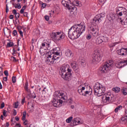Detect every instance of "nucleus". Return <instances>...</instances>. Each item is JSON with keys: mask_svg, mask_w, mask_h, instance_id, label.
<instances>
[{"mask_svg": "<svg viewBox=\"0 0 127 127\" xmlns=\"http://www.w3.org/2000/svg\"><path fill=\"white\" fill-rule=\"evenodd\" d=\"M86 24L81 22L80 24L72 26L68 32V36L70 39H77L80 37L81 34L85 31Z\"/></svg>", "mask_w": 127, "mask_h": 127, "instance_id": "nucleus-1", "label": "nucleus"}, {"mask_svg": "<svg viewBox=\"0 0 127 127\" xmlns=\"http://www.w3.org/2000/svg\"><path fill=\"white\" fill-rule=\"evenodd\" d=\"M60 57V53L54 49L53 51H49L46 55L45 62L47 64H56Z\"/></svg>", "mask_w": 127, "mask_h": 127, "instance_id": "nucleus-2", "label": "nucleus"}, {"mask_svg": "<svg viewBox=\"0 0 127 127\" xmlns=\"http://www.w3.org/2000/svg\"><path fill=\"white\" fill-rule=\"evenodd\" d=\"M56 97L55 98H54L51 101L52 104L56 108H60L62 106V104H63V101L62 100H67V96H65L63 93L57 92L56 93ZM58 98L62 100L58 99Z\"/></svg>", "mask_w": 127, "mask_h": 127, "instance_id": "nucleus-3", "label": "nucleus"}, {"mask_svg": "<svg viewBox=\"0 0 127 127\" xmlns=\"http://www.w3.org/2000/svg\"><path fill=\"white\" fill-rule=\"evenodd\" d=\"M72 69H69L67 65L63 66L60 71V74L62 77L66 81H71L72 78Z\"/></svg>", "mask_w": 127, "mask_h": 127, "instance_id": "nucleus-4", "label": "nucleus"}, {"mask_svg": "<svg viewBox=\"0 0 127 127\" xmlns=\"http://www.w3.org/2000/svg\"><path fill=\"white\" fill-rule=\"evenodd\" d=\"M94 95L98 96V97H101L105 94V91L106 88L103 87L101 84L97 83L94 86Z\"/></svg>", "mask_w": 127, "mask_h": 127, "instance_id": "nucleus-5", "label": "nucleus"}, {"mask_svg": "<svg viewBox=\"0 0 127 127\" xmlns=\"http://www.w3.org/2000/svg\"><path fill=\"white\" fill-rule=\"evenodd\" d=\"M50 36L51 38H53V39L58 41L62 40V39H64V35L62 32H53L50 34Z\"/></svg>", "mask_w": 127, "mask_h": 127, "instance_id": "nucleus-6", "label": "nucleus"}, {"mask_svg": "<svg viewBox=\"0 0 127 127\" xmlns=\"http://www.w3.org/2000/svg\"><path fill=\"white\" fill-rule=\"evenodd\" d=\"M112 95L111 93L108 92V93L105 94L102 97V102L103 104H109L111 100H112Z\"/></svg>", "mask_w": 127, "mask_h": 127, "instance_id": "nucleus-7", "label": "nucleus"}, {"mask_svg": "<svg viewBox=\"0 0 127 127\" xmlns=\"http://www.w3.org/2000/svg\"><path fill=\"white\" fill-rule=\"evenodd\" d=\"M101 59L102 57L100 55V53L97 52L94 53L92 55V63L94 64H98L101 61Z\"/></svg>", "mask_w": 127, "mask_h": 127, "instance_id": "nucleus-8", "label": "nucleus"}, {"mask_svg": "<svg viewBox=\"0 0 127 127\" xmlns=\"http://www.w3.org/2000/svg\"><path fill=\"white\" fill-rule=\"evenodd\" d=\"M71 67L74 71L75 75H76L77 77H79V76H80V69H79L78 64H76L75 63H73L71 64Z\"/></svg>", "mask_w": 127, "mask_h": 127, "instance_id": "nucleus-9", "label": "nucleus"}, {"mask_svg": "<svg viewBox=\"0 0 127 127\" xmlns=\"http://www.w3.org/2000/svg\"><path fill=\"white\" fill-rule=\"evenodd\" d=\"M109 70H110L108 67V65H106V64H104V65H102L99 67V71L101 73H107Z\"/></svg>", "mask_w": 127, "mask_h": 127, "instance_id": "nucleus-10", "label": "nucleus"}, {"mask_svg": "<svg viewBox=\"0 0 127 127\" xmlns=\"http://www.w3.org/2000/svg\"><path fill=\"white\" fill-rule=\"evenodd\" d=\"M82 123L80 121V118H74V120L70 123V126L71 127H75V126H78V125H81Z\"/></svg>", "mask_w": 127, "mask_h": 127, "instance_id": "nucleus-11", "label": "nucleus"}, {"mask_svg": "<svg viewBox=\"0 0 127 127\" xmlns=\"http://www.w3.org/2000/svg\"><path fill=\"white\" fill-rule=\"evenodd\" d=\"M90 29L91 31V33H92V35L94 37H97V36L99 35V31L98 30V29H97V28H95L93 27H90Z\"/></svg>", "mask_w": 127, "mask_h": 127, "instance_id": "nucleus-12", "label": "nucleus"}, {"mask_svg": "<svg viewBox=\"0 0 127 127\" xmlns=\"http://www.w3.org/2000/svg\"><path fill=\"white\" fill-rule=\"evenodd\" d=\"M93 93V89L91 88V86H87L86 87V90L85 91L84 96L87 97V96H91Z\"/></svg>", "mask_w": 127, "mask_h": 127, "instance_id": "nucleus-13", "label": "nucleus"}, {"mask_svg": "<svg viewBox=\"0 0 127 127\" xmlns=\"http://www.w3.org/2000/svg\"><path fill=\"white\" fill-rule=\"evenodd\" d=\"M67 9L70 11L71 14H76L77 13V7L74 5L69 6Z\"/></svg>", "mask_w": 127, "mask_h": 127, "instance_id": "nucleus-14", "label": "nucleus"}, {"mask_svg": "<svg viewBox=\"0 0 127 127\" xmlns=\"http://www.w3.org/2000/svg\"><path fill=\"white\" fill-rule=\"evenodd\" d=\"M70 2L71 1L70 0H63L62 1V4L63 5L66 7V8H68L70 7Z\"/></svg>", "mask_w": 127, "mask_h": 127, "instance_id": "nucleus-15", "label": "nucleus"}, {"mask_svg": "<svg viewBox=\"0 0 127 127\" xmlns=\"http://www.w3.org/2000/svg\"><path fill=\"white\" fill-rule=\"evenodd\" d=\"M65 56L70 58L74 56V54L71 51V50L67 49L65 51Z\"/></svg>", "mask_w": 127, "mask_h": 127, "instance_id": "nucleus-16", "label": "nucleus"}, {"mask_svg": "<svg viewBox=\"0 0 127 127\" xmlns=\"http://www.w3.org/2000/svg\"><path fill=\"white\" fill-rule=\"evenodd\" d=\"M119 55L124 56L127 54V49H122L117 51Z\"/></svg>", "mask_w": 127, "mask_h": 127, "instance_id": "nucleus-17", "label": "nucleus"}, {"mask_svg": "<svg viewBox=\"0 0 127 127\" xmlns=\"http://www.w3.org/2000/svg\"><path fill=\"white\" fill-rule=\"evenodd\" d=\"M117 10L118 11H121V10H123V13L124 14V15H127V8L121 6H118Z\"/></svg>", "mask_w": 127, "mask_h": 127, "instance_id": "nucleus-18", "label": "nucleus"}, {"mask_svg": "<svg viewBox=\"0 0 127 127\" xmlns=\"http://www.w3.org/2000/svg\"><path fill=\"white\" fill-rule=\"evenodd\" d=\"M81 86H80L78 88V93L80 94L81 96H85V89L86 88L85 87H82Z\"/></svg>", "mask_w": 127, "mask_h": 127, "instance_id": "nucleus-19", "label": "nucleus"}, {"mask_svg": "<svg viewBox=\"0 0 127 127\" xmlns=\"http://www.w3.org/2000/svg\"><path fill=\"white\" fill-rule=\"evenodd\" d=\"M124 63H126V62L125 61V60L120 61L119 62H118L116 64V66L117 68H118L119 69L121 68H123V67H124V66H125V64H124Z\"/></svg>", "mask_w": 127, "mask_h": 127, "instance_id": "nucleus-20", "label": "nucleus"}, {"mask_svg": "<svg viewBox=\"0 0 127 127\" xmlns=\"http://www.w3.org/2000/svg\"><path fill=\"white\" fill-rule=\"evenodd\" d=\"M39 52L42 56H43L44 55H45V54H47V53H48V52H47V49L42 48V47L40 48Z\"/></svg>", "mask_w": 127, "mask_h": 127, "instance_id": "nucleus-21", "label": "nucleus"}, {"mask_svg": "<svg viewBox=\"0 0 127 127\" xmlns=\"http://www.w3.org/2000/svg\"><path fill=\"white\" fill-rule=\"evenodd\" d=\"M105 64L111 70V67H113L114 66V62L112 60H110V61H108Z\"/></svg>", "mask_w": 127, "mask_h": 127, "instance_id": "nucleus-22", "label": "nucleus"}, {"mask_svg": "<svg viewBox=\"0 0 127 127\" xmlns=\"http://www.w3.org/2000/svg\"><path fill=\"white\" fill-rule=\"evenodd\" d=\"M25 90L27 92V94L28 96H30V94H31V91L30 89H28V85L25 83V85L24 86Z\"/></svg>", "mask_w": 127, "mask_h": 127, "instance_id": "nucleus-23", "label": "nucleus"}, {"mask_svg": "<svg viewBox=\"0 0 127 127\" xmlns=\"http://www.w3.org/2000/svg\"><path fill=\"white\" fill-rule=\"evenodd\" d=\"M100 20H101V18L94 17L91 22L96 24V23H99V22H100Z\"/></svg>", "mask_w": 127, "mask_h": 127, "instance_id": "nucleus-24", "label": "nucleus"}, {"mask_svg": "<svg viewBox=\"0 0 127 127\" xmlns=\"http://www.w3.org/2000/svg\"><path fill=\"white\" fill-rule=\"evenodd\" d=\"M101 37L103 42H109V37H107V36H102Z\"/></svg>", "mask_w": 127, "mask_h": 127, "instance_id": "nucleus-25", "label": "nucleus"}, {"mask_svg": "<svg viewBox=\"0 0 127 127\" xmlns=\"http://www.w3.org/2000/svg\"><path fill=\"white\" fill-rule=\"evenodd\" d=\"M112 90L114 93H120V91H121V88L119 87H115L113 88Z\"/></svg>", "mask_w": 127, "mask_h": 127, "instance_id": "nucleus-26", "label": "nucleus"}, {"mask_svg": "<svg viewBox=\"0 0 127 127\" xmlns=\"http://www.w3.org/2000/svg\"><path fill=\"white\" fill-rule=\"evenodd\" d=\"M103 42V40H102L101 37H98L96 40V44H101Z\"/></svg>", "mask_w": 127, "mask_h": 127, "instance_id": "nucleus-27", "label": "nucleus"}, {"mask_svg": "<svg viewBox=\"0 0 127 127\" xmlns=\"http://www.w3.org/2000/svg\"><path fill=\"white\" fill-rule=\"evenodd\" d=\"M121 121L123 125H126L127 123V116L123 117L121 119Z\"/></svg>", "mask_w": 127, "mask_h": 127, "instance_id": "nucleus-28", "label": "nucleus"}, {"mask_svg": "<svg viewBox=\"0 0 127 127\" xmlns=\"http://www.w3.org/2000/svg\"><path fill=\"white\" fill-rule=\"evenodd\" d=\"M122 109H123V106H122V105H119L115 108L114 112L115 113H118V112L120 110H122Z\"/></svg>", "mask_w": 127, "mask_h": 127, "instance_id": "nucleus-29", "label": "nucleus"}, {"mask_svg": "<svg viewBox=\"0 0 127 127\" xmlns=\"http://www.w3.org/2000/svg\"><path fill=\"white\" fill-rule=\"evenodd\" d=\"M122 92L124 96L127 95V89L126 88L124 87L123 88H122Z\"/></svg>", "mask_w": 127, "mask_h": 127, "instance_id": "nucleus-30", "label": "nucleus"}, {"mask_svg": "<svg viewBox=\"0 0 127 127\" xmlns=\"http://www.w3.org/2000/svg\"><path fill=\"white\" fill-rule=\"evenodd\" d=\"M72 4L74 6L75 5H76V6H79V5H80V2L78 0L73 1Z\"/></svg>", "mask_w": 127, "mask_h": 127, "instance_id": "nucleus-31", "label": "nucleus"}, {"mask_svg": "<svg viewBox=\"0 0 127 127\" xmlns=\"http://www.w3.org/2000/svg\"><path fill=\"white\" fill-rule=\"evenodd\" d=\"M118 7L116 8L117 14L119 15V16H122L123 15V10L118 11Z\"/></svg>", "mask_w": 127, "mask_h": 127, "instance_id": "nucleus-32", "label": "nucleus"}, {"mask_svg": "<svg viewBox=\"0 0 127 127\" xmlns=\"http://www.w3.org/2000/svg\"><path fill=\"white\" fill-rule=\"evenodd\" d=\"M26 119V111H24L23 113V116L22 117V121H25Z\"/></svg>", "mask_w": 127, "mask_h": 127, "instance_id": "nucleus-33", "label": "nucleus"}, {"mask_svg": "<svg viewBox=\"0 0 127 127\" xmlns=\"http://www.w3.org/2000/svg\"><path fill=\"white\" fill-rule=\"evenodd\" d=\"M119 43L116 42V43H111V44H109V46L110 48L114 47V46H116V44H118Z\"/></svg>", "mask_w": 127, "mask_h": 127, "instance_id": "nucleus-34", "label": "nucleus"}, {"mask_svg": "<svg viewBox=\"0 0 127 127\" xmlns=\"http://www.w3.org/2000/svg\"><path fill=\"white\" fill-rule=\"evenodd\" d=\"M20 28H21V27H20V26L18 27V29L19 34L20 35L21 37H23V33L22 32V31L21 30H20Z\"/></svg>", "mask_w": 127, "mask_h": 127, "instance_id": "nucleus-35", "label": "nucleus"}, {"mask_svg": "<svg viewBox=\"0 0 127 127\" xmlns=\"http://www.w3.org/2000/svg\"><path fill=\"white\" fill-rule=\"evenodd\" d=\"M72 120H73V117H70L66 119V122L67 123V124H70V123H71L72 121Z\"/></svg>", "mask_w": 127, "mask_h": 127, "instance_id": "nucleus-36", "label": "nucleus"}, {"mask_svg": "<svg viewBox=\"0 0 127 127\" xmlns=\"http://www.w3.org/2000/svg\"><path fill=\"white\" fill-rule=\"evenodd\" d=\"M106 16V13L104 11H102V12L96 15V16Z\"/></svg>", "mask_w": 127, "mask_h": 127, "instance_id": "nucleus-37", "label": "nucleus"}, {"mask_svg": "<svg viewBox=\"0 0 127 127\" xmlns=\"http://www.w3.org/2000/svg\"><path fill=\"white\" fill-rule=\"evenodd\" d=\"M45 46H49V44H47V43L46 42L42 43L41 47H42V48L44 49V47H45Z\"/></svg>", "mask_w": 127, "mask_h": 127, "instance_id": "nucleus-38", "label": "nucleus"}, {"mask_svg": "<svg viewBox=\"0 0 127 127\" xmlns=\"http://www.w3.org/2000/svg\"><path fill=\"white\" fill-rule=\"evenodd\" d=\"M26 8V6H25V5L23 6L20 11V13H23V12H24V10H25Z\"/></svg>", "mask_w": 127, "mask_h": 127, "instance_id": "nucleus-39", "label": "nucleus"}, {"mask_svg": "<svg viewBox=\"0 0 127 127\" xmlns=\"http://www.w3.org/2000/svg\"><path fill=\"white\" fill-rule=\"evenodd\" d=\"M15 22L16 24L18 25L19 24V20H18V18H19V16H15Z\"/></svg>", "mask_w": 127, "mask_h": 127, "instance_id": "nucleus-40", "label": "nucleus"}, {"mask_svg": "<svg viewBox=\"0 0 127 127\" xmlns=\"http://www.w3.org/2000/svg\"><path fill=\"white\" fill-rule=\"evenodd\" d=\"M12 82L13 84L16 82V76L12 77Z\"/></svg>", "mask_w": 127, "mask_h": 127, "instance_id": "nucleus-41", "label": "nucleus"}, {"mask_svg": "<svg viewBox=\"0 0 127 127\" xmlns=\"http://www.w3.org/2000/svg\"><path fill=\"white\" fill-rule=\"evenodd\" d=\"M10 60L11 61H13V62H17V61H18V60H16V59L14 57H11L10 58Z\"/></svg>", "mask_w": 127, "mask_h": 127, "instance_id": "nucleus-42", "label": "nucleus"}, {"mask_svg": "<svg viewBox=\"0 0 127 127\" xmlns=\"http://www.w3.org/2000/svg\"><path fill=\"white\" fill-rule=\"evenodd\" d=\"M7 47H12L13 46V43L10 42L7 44Z\"/></svg>", "mask_w": 127, "mask_h": 127, "instance_id": "nucleus-43", "label": "nucleus"}, {"mask_svg": "<svg viewBox=\"0 0 127 127\" xmlns=\"http://www.w3.org/2000/svg\"><path fill=\"white\" fill-rule=\"evenodd\" d=\"M15 8H18V9H20L21 8V6L20 5V3H18L17 5L15 6Z\"/></svg>", "mask_w": 127, "mask_h": 127, "instance_id": "nucleus-44", "label": "nucleus"}, {"mask_svg": "<svg viewBox=\"0 0 127 127\" xmlns=\"http://www.w3.org/2000/svg\"><path fill=\"white\" fill-rule=\"evenodd\" d=\"M30 97V98H31V99H35V98H36V95L35 94V93H33L31 94V96H29Z\"/></svg>", "mask_w": 127, "mask_h": 127, "instance_id": "nucleus-45", "label": "nucleus"}, {"mask_svg": "<svg viewBox=\"0 0 127 127\" xmlns=\"http://www.w3.org/2000/svg\"><path fill=\"white\" fill-rule=\"evenodd\" d=\"M18 102H15L13 104L14 105V108H15V109H17V108H18Z\"/></svg>", "mask_w": 127, "mask_h": 127, "instance_id": "nucleus-46", "label": "nucleus"}, {"mask_svg": "<svg viewBox=\"0 0 127 127\" xmlns=\"http://www.w3.org/2000/svg\"><path fill=\"white\" fill-rule=\"evenodd\" d=\"M13 13H14L15 15V16H19V14L17 12V11L16 9H14L13 10Z\"/></svg>", "mask_w": 127, "mask_h": 127, "instance_id": "nucleus-47", "label": "nucleus"}, {"mask_svg": "<svg viewBox=\"0 0 127 127\" xmlns=\"http://www.w3.org/2000/svg\"><path fill=\"white\" fill-rule=\"evenodd\" d=\"M13 36H16L17 35V31L14 30L12 32Z\"/></svg>", "mask_w": 127, "mask_h": 127, "instance_id": "nucleus-48", "label": "nucleus"}, {"mask_svg": "<svg viewBox=\"0 0 127 127\" xmlns=\"http://www.w3.org/2000/svg\"><path fill=\"white\" fill-rule=\"evenodd\" d=\"M121 22H124V23H127V18L126 17L123 20H121Z\"/></svg>", "mask_w": 127, "mask_h": 127, "instance_id": "nucleus-49", "label": "nucleus"}, {"mask_svg": "<svg viewBox=\"0 0 127 127\" xmlns=\"http://www.w3.org/2000/svg\"><path fill=\"white\" fill-rule=\"evenodd\" d=\"M3 75V71H2V67H0V76Z\"/></svg>", "mask_w": 127, "mask_h": 127, "instance_id": "nucleus-50", "label": "nucleus"}, {"mask_svg": "<svg viewBox=\"0 0 127 127\" xmlns=\"http://www.w3.org/2000/svg\"><path fill=\"white\" fill-rule=\"evenodd\" d=\"M106 1H107V0H99V2L102 3V4H105Z\"/></svg>", "mask_w": 127, "mask_h": 127, "instance_id": "nucleus-51", "label": "nucleus"}, {"mask_svg": "<svg viewBox=\"0 0 127 127\" xmlns=\"http://www.w3.org/2000/svg\"><path fill=\"white\" fill-rule=\"evenodd\" d=\"M40 4H42V7H43V8L46 6V3H44L43 2H40Z\"/></svg>", "mask_w": 127, "mask_h": 127, "instance_id": "nucleus-52", "label": "nucleus"}, {"mask_svg": "<svg viewBox=\"0 0 127 127\" xmlns=\"http://www.w3.org/2000/svg\"><path fill=\"white\" fill-rule=\"evenodd\" d=\"M86 38L89 40V39H91V38H92V36H91V35L88 34L86 36Z\"/></svg>", "mask_w": 127, "mask_h": 127, "instance_id": "nucleus-53", "label": "nucleus"}, {"mask_svg": "<svg viewBox=\"0 0 127 127\" xmlns=\"http://www.w3.org/2000/svg\"><path fill=\"white\" fill-rule=\"evenodd\" d=\"M4 75H5V76L6 77H8V71L7 70H5L4 71Z\"/></svg>", "mask_w": 127, "mask_h": 127, "instance_id": "nucleus-54", "label": "nucleus"}, {"mask_svg": "<svg viewBox=\"0 0 127 127\" xmlns=\"http://www.w3.org/2000/svg\"><path fill=\"white\" fill-rule=\"evenodd\" d=\"M23 124L25 126H26V125H28V121H27V120L23 121Z\"/></svg>", "mask_w": 127, "mask_h": 127, "instance_id": "nucleus-55", "label": "nucleus"}, {"mask_svg": "<svg viewBox=\"0 0 127 127\" xmlns=\"http://www.w3.org/2000/svg\"><path fill=\"white\" fill-rule=\"evenodd\" d=\"M6 110H3V115L4 117H7V115H6Z\"/></svg>", "mask_w": 127, "mask_h": 127, "instance_id": "nucleus-56", "label": "nucleus"}, {"mask_svg": "<svg viewBox=\"0 0 127 127\" xmlns=\"http://www.w3.org/2000/svg\"><path fill=\"white\" fill-rule=\"evenodd\" d=\"M107 18L108 19H109V21H111V20H114V19H113V17H112V16H108Z\"/></svg>", "mask_w": 127, "mask_h": 127, "instance_id": "nucleus-57", "label": "nucleus"}, {"mask_svg": "<svg viewBox=\"0 0 127 127\" xmlns=\"http://www.w3.org/2000/svg\"><path fill=\"white\" fill-rule=\"evenodd\" d=\"M3 108H4V103L2 102L1 104L0 108L1 109H3Z\"/></svg>", "mask_w": 127, "mask_h": 127, "instance_id": "nucleus-58", "label": "nucleus"}, {"mask_svg": "<svg viewBox=\"0 0 127 127\" xmlns=\"http://www.w3.org/2000/svg\"><path fill=\"white\" fill-rule=\"evenodd\" d=\"M45 19L47 21H49V16H45Z\"/></svg>", "mask_w": 127, "mask_h": 127, "instance_id": "nucleus-59", "label": "nucleus"}, {"mask_svg": "<svg viewBox=\"0 0 127 127\" xmlns=\"http://www.w3.org/2000/svg\"><path fill=\"white\" fill-rule=\"evenodd\" d=\"M54 13H55V12H54V11H51V13H50V15L51 16V15H54Z\"/></svg>", "mask_w": 127, "mask_h": 127, "instance_id": "nucleus-60", "label": "nucleus"}, {"mask_svg": "<svg viewBox=\"0 0 127 127\" xmlns=\"http://www.w3.org/2000/svg\"><path fill=\"white\" fill-rule=\"evenodd\" d=\"M24 101H25V98H24L23 99H22V101H21L22 105H23L24 104Z\"/></svg>", "mask_w": 127, "mask_h": 127, "instance_id": "nucleus-61", "label": "nucleus"}, {"mask_svg": "<svg viewBox=\"0 0 127 127\" xmlns=\"http://www.w3.org/2000/svg\"><path fill=\"white\" fill-rule=\"evenodd\" d=\"M3 81H4L5 82H6V81H7V76L3 77Z\"/></svg>", "mask_w": 127, "mask_h": 127, "instance_id": "nucleus-62", "label": "nucleus"}, {"mask_svg": "<svg viewBox=\"0 0 127 127\" xmlns=\"http://www.w3.org/2000/svg\"><path fill=\"white\" fill-rule=\"evenodd\" d=\"M15 120L17 122H18V121H19V117L16 116V117H15Z\"/></svg>", "mask_w": 127, "mask_h": 127, "instance_id": "nucleus-63", "label": "nucleus"}, {"mask_svg": "<svg viewBox=\"0 0 127 127\" xmlns=\"http://www.w3.org/2000/svg\"><path fill=\"white\" fill-rule=\"evenodd\" d=\"M15 127H21V125L20 124H16Z\"/></svg>", "mask_w": 127, "mask_h": 127, "instance_id": "nucleus-64", "label": "nucleus"}]
</instances>
